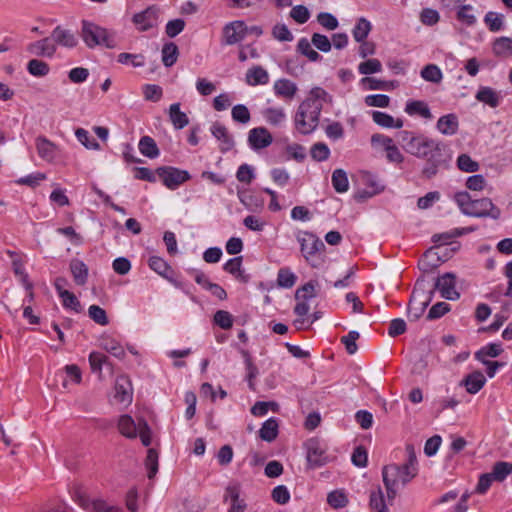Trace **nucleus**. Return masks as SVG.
<instances>
[{
    "mask_svg": "<svg viewBox=\"0 0 512 512\" xmlns=\"http://www.w3.org/2000/svg\"><path fill=\"white\" fill-rule=\"evenodd\" d=\"M332 103V96L321 87H313L306 99L299 105L294 122L301 134L313 132L318 124L323 105Z\"/></svg>",
    "mask_w": 512,
    "mask_h": 512,
    "instance_id": "f257e3e1",
    "label": "nucleus"
},
{
    "mask_svg": "<svg viewBox=\"0 0 512 512\" xmlns=\"http://www.w3.org/2000/svg\"><path fill=\"white\" fill-rule=\"evenodd\" d=\"M398 141L402 149L417 158H428L435 154H440V144L424 134L409 130H403L398 133Z\"/></svg>",
    "mask_w": 512,
    "mask_h": 512,
    "instance_id": "f03ea898",
    "label": "nucleus"
},
{
    "mask_svg": "<svg viewBox=\"0 0 512 512\" xmlns=\"http://www.w3.org/2000/svg\"><path fill=\"white\" fill-rule=\"evenodd\" d=\"M302 256L307 263L314 268L320 267L324 262V243L315 234L308 231H300L297 236Z\"/></svg>",
    "mask_w": 512,
    "mask_h": 512,
    "instance_id": "7ed1b4c3",
    "label": "nucleus"
},
{
    "mask_svg": "<svg viewBox=\"0 0 512 512\" xmlns=\"http://www.w3.org/2000/svg\"><path fill=\"white\" fill-rule=\"evenodd\" d=\"M119 432L126 438L135 439L140 437L144 446H149L152 442V432L143 418H139L137 422L127 414L121 415L117 422Z\"/></svg>",
    "mask_w": 512,
    "mask_h": 512,
    "instance_id": "20e7f679",
    "label": "nucleus"
},
{
    "mask_svg": "<svg viewBox=\"0 0 512 512\" xmlns=\"http://www.w3.org/2000/svg\"><path fill=\"white\" fill-rule=\"evenodd\" d=\"M81 38L89 48L103 45L107 48H114L117 45L116 38L105 28L87 20L81 23Z\"/></svg>",
    "mask_w": 512,
    "mask_h": 512,
    "instance_id": "39448f33",
    "label": "nucleus"
},
{
    "mask_svg": "<svg viewBox=\"0 0 512 512\" xmlns=\"http://www.w3.org/2000/svg\"><path fill=\"white\" fill-rule=\"evenodd\" d=\"M407 462L402 466L395 464L387 465L383 468L382 475L383 480H389V478H397L398 480H408L415 478L418 472L417 457L415 448L413 445H406L405 448Z\"/></svg>",
    "mask_w": 512,
    "mask_h": 512,
    "instance_id": "423d86ee",
    "label": "nucleus"
},
{
    "mask_svg": "<svg viewBox=\"0 0 512 512\" xmlns=\"http://www.w3.org/2000/svg\"><path fill=\"white\" fill-rule=\"evenodd\" d=\"M399 482H383L370 491L369 506L376 512H390L388 506L393 504L397 495Z\"/></svg>",
    "mask_w": 512,
    "mask_h": 512,
    "instance_id": "0eeeda50",
    "label": "nucleus"
},
{
    "mask_svg": "<svg viewBox=\"0 0 512 512\" xmlns=\"http://www.w3.org/2000/svg\"><path fill=\"white\" fill-rule=\"evenodd\" d=\"M72 495L75 502L85 510H92L93 512H122L121 508L109 505L102 499H91L81 487L75 488Z\"/></svg>",
    "mask_w": 512,
    "mask_h": 512,
    "instance_id": "6e6552de",
    "label": "nucleus"
},
{
    "mask_svg": "<svg viewBox=\"0 0 512 512\" xmlns=\"http://www.w3.org/2000/svg\"><path fill=\"white\" fill-rule=\"evenodd\" d=\"M419 285L420 283L416 284V287L412 292L408 307V316L413 320L418 319L424 313L430 301L432 300L433 295L432 290L426 294L423 289L419 288Z\"/></svg>",
    "mask_w": 512,
    "mask_h": 512,
    "instance_id": "1a4fd4ad",
    "label": "nucleus"
},
{
    "mask_svg": "<svg viewBox=\"0 0 512 512\" xmlns=\"http://www.w3.org/2000/svg\"><path fill=\"white\" fill-rule=\"evenodd\" d=\"M156 173L163 184L171 190L176 189L190 178L187 171L174 167H160L156 170Z\"/></svg>",
    "mask_w": 512,
    "mask_h": 512,
    "instance_id": "9d476101",
    "label": "nucleus"
},
{
    "mask_svg": "<svg viewBox=\"0 0 512 512\" xmlns=\"http://www.w3.org/2000/svg\"><path fill=\"white\" fill-rule=\"evenodd\" d=\"M471 210H468V216L473 217H490L498 219L501 215V210L496 207L491 199L481 198L473 200Z\"/></svg>",
    "mask_w": 512,
    "mask_h": 512,
    "instance_id": "9b49d317",
    "label": "nucleus"
},
{
    "mask_svg": "<svg viewBox=\"0 0 512 512\" xmlns=\"http://www.w3.org/2000/svg\"><path fill=\"white\" fill-rule=\"evenodd\" d=\"M113 399L116 403L128 406L133 400V388L130 379L125 375L117 377Z\"/></svg>",
    "mask_w": 512,
    "mask_h": 512,
    "instance_id": "f8f14e48",
    "label": "nucleus"
},
{
    "mask_svg": "<svg viewBox=\"0 0 512 512\" xmlns=\"http://www.w3.org/2000/svg\"><path fill=\"white\" fill-rule=\"evenodd\" d=\"M248 34V27L241 20L227 23L223 27V41L227 45H234Z\"/></svg>",
    "mask_w": 512,
    "mask_h": 512,
    "instance_id": "ddd939ff",
    "label": "nucleus"
},
{
    "mask_svg": "<svg viewBox=\"0 0 512 512\" xmlns=\"http://www.w3.org/2000/svg\"><path fill=\"white\" fill-rule=\"evenodd\" d=\"M159 20V9L156 6H150L144 11L133 16V23L139 31H147L157 26Z\"/></svg>",
    "mask_w": 512,
    "mask_h": 512,
    "instance_id": "4468645a",
    "label": "nucleus"
},
{
    "mask_svg": "<svg viewBox=\"0 0 512 512\" xmlns=\"http://www.w3.org/2000/svg\"><path fill=\"white\" fill-rule=\"evenodd\" d=\"M456 276L453 273H445L440 276L434 285L439 290L441 296L447 300H457L460 294L455 289Z\"/></svg>",
    "mask_w": 512,
    "mask_h": 512,
    "instance_id": "2eb2a0df",
    "label": "nucleus"
},
{
    "mask_svg": "<svg viewBox=\"0 0 512 512\" xmlns=\"http://www.w3.org/2000/svg\"><path fill=\"white\" fill-rule=\"evenodd\" d=\"M307 461L311 466H320L327 461L325 445L318 439L306 442Z\"/></svg>",
    "mask_w": 512,
    "mask_h": 512,
    "instance_id": "dca6fc26",
    "label": "nucleus"
},
{
    "mask_svg": "<svg viewBox=\"0 0 512 512\" xmlns=\"http://www.w3.org/2000/svg\"><path fill=\"white\" fill-rule=\"evenodd\" d=\"M36 149L41 159L46 162L54 163L60 154V148L45 137L36 138Z\"/></svg>",
    "mask_w": 512,
    "mask_h": 512,
    "instance_id": "f3484780",
    "label": "nucleus"
},
{
    "mask_svg": "<svg viewBox=\"0 0 512 512\" xmlns=\"http://www.w3.org/2000/svg\"><path fill=\"white\" fill-rule=\"evenodd\" d=\"M273 141L271 133L264 127L253 128L249 131L248 142L253 149L268 147Z\"/></svg>",
    "mask_w": 512,
    "mask_h": 512,
    "instance_id": "a211bd4d",
    "label": "nucleus"
},
{
    "mask_svg": "<svg viewBox=\"0 0 512 512\" xmlns=\"http://www.w3.org/2000/svg\"><path fill=\"white\" fill-rule=\"evenodd\" d=\"M273 91L277 97L290 101L295 97L298 87L293 81L281 78L274 82Z\"/></svg>",
    "mask_w": 512,
    "mask_h": 512,
    "instance_id": "6ab92c4d",
    "label": "nucleus"
},
{
    "mask_svg": "<svg viewBox=\"0 0 512 512\" xmlns=\"http://www.w3.org/2000/svg\"><path fill=\"white\" fill-rule=\"evenodd\" d=\"M148 264H149V267L153 271H155L157 274H159L163 278L169 280L176 287L182 288V283L172 279V277L170 276L171 268L164 259H162L158 256H152L149 258Z\"/></svg>",
    "mask_w": 512,
    "mask_h": 512,
    "instance_id": "aec40b11",
    "label": "nucleus"
},
{
    "mask_svg": "<svg viewBox=\"0 0 512 512\" xmlns=\"http://www.w3.org/2000/svg\"><path fill=\"white\" fill-rule=\"evenodd\" d=\"M53 42L66 48H74L78 44L76 35L70 30H66L57 26L52 32Z\"/></svg>",
    "mask_w": 512,
    "mask_h": 512,
    "instance_id": "412c9836",
    "label": "nucleus"
},
{
    "mask_svg": "<svg viewBox=\"0 0 512 512\" xmlns=\"http://www.w3.org/2000/svg\"><path fill=\"white\" fill-rule=\"evenodd\" d=\"M511 473L512 463L499 461L493 465L491 472L481 474L478 480H504Z\"/></svg>",
    "mask_w": 512,
    "mask_h": 512,
    "instance_id": "4be33fe9",
    "label": "nucleus"
},
{
    "mask_svg": "<svg viewBox=\"0 0 512 512\" xmlns=\"http://www.w3.org/2000/svg\"><path fill=\"white\" fill-rule=\"evenodd\" d=\"M476 100L487 104L491 108H496L502 99L501 93L488 86L479 87L476 95Z\"/></svg>",
    "mask_w": 512,
    "mask_h": 512,
    "instance_id": "5701e85b",
    "label": "nucleus"
},
{
    "mask_svg": "<svg viewBox=\"0 0 512 512\" xmlns=\"http://www.w3.org/2000/svg\"><path fill=\"white\" fill-rule=\"evenodd\" d=\"M28 51L37 56L52 57L56 52V45L51 38H44L42 40L31 43L28 46Z\"/></svg>",
    "mask_w": 512,
    "mask_h": 512,
    "instance_id": "b1692460",
    "label": "nucleus"
},
{
    "mask_svg": "<svg viewBox=\"0 0 512 512\" xmlns=\"http://www.w3.org/2000/svg\"><path fill=\"white\" fill-rule=\"evenodd\" d=\"M210 130L213 136L220 141L221 151H228L234 146L233 138L224 125L216 122L211 126Z\"/></svg>",
    "mask_w": 512,
    "mask_h": 512,
    "instance_id": "393cba45",
    "label": "nucleus"
},
{
    "mask_svg": "<svg viewBox=\"0 0 512 512\" xmlns=\"http://www.w3.org/2000/svg\"><path fill=\"white\" fill-rule=\"evenodd\" d=\"M436 127L441 134L452 136L458 131L459 121L455 114H447L438 119Z\"/></svg>",
    "mask_w": 512,
    "mask_h": 512,
    "instance_id": "a878e982",
    "label": "nucleus"
},
{
    "mask_svg": "<svg viewBox=\"0 0 512 512\" xmlns=\"http://www.w3.org/2000/svg\"><path fill=\"white\" fill-rule=\"evenodd\" d=\"M230 499L231 506L228 512H244L246 509V502L240 498V490L238 486H228L224 495V500Z\"/></svg>",
    "mask_w": 512,
    "mask_h": 512,
    "instance_id": "bb28decb",
    "label": "nucleus"
},
{
    "mask_svg": "<svg viewBox=\"0 0 512 512\" xmlns=\"http://www.w3.org/2000/svg\"><path fill=\"white\" fill-rule=\"evenodd\" d=\"M486 383V378L480 371H475L466 376V378L462 381V384L465 386L466 390L470 394H476L479 392L482 387Z\"/></svg>",
    "mask_w": 512,
    "mask_h": 512,
    "instance_id": "cd10ccee",
    "label": "nucleus"
},
{
    "mask_svg": "<svg viewBox=\"0 0 512 512\" xmlns=\"http://www.w3.org/2000/svg\"><path fill=\"white\" fill-rule=\"evenodd\" d=\"M246 82L250 86L265 85L269 82V74L263 67L254 66L246 72Z\"/></svg>",
    "mask_w": 512,
    "mask_h": 512,
    "instance_id": "c85d7f7f",
    "label": "nucleus"
},
{
    "mask_svg": "<svg viewBox=\"0 0 512 512\" xmlns=\"http://www.w3.org/2000/svg\"><path fill=\"white\" fill-rule=\"evenodd\" d=\"M372 119L373 121L384 128H402L403 127V120L402 119H394L391 115L380 112V111H373L372 112Z\"/></svg>",
    "mask_w": 512,
    "mask_h": 512,
    "instance_id": "c756f323",
    "label": "nucleus"
},
{
    "mask_svg": "<svg viewBox=\"0 0 512 512\" xmlns=\"http://www.w3.org/2000/svg\"><path fill=\"white\" fill-rule=\"evenodd\" d=\"M405 112L411 116L419 115L425 119L432 118L428 105L424 101L420 100L408 101L405 106Z\"/></svg>",
    "mask_w": 512,
    "mask_h": 512,
    "instance_id": "7c9ffc66",
    "label": "nucleus"
},
{
    "mask_svg": "<svg viewBox=\"0 0 512 512\" xmlns=\"http://www.w3.org/2000/svg\"><path fill=\"white\" fill-rule=\"evenodd\" d=\"M169 118L175 129H182L189 123L188 116L180 110L179 103L170 105Z\"/></svg>",
    "mask_w": 512,
    "mask_h": 512,
    "instance_id": "2f4dec72",
    "label": "nucleus"
},
{
    "mask_svg": "<svg viewBox=\"0 0 512 512\" xmlns=\"http://www.w3.org/2000/svg\"><path fill=\"white\" fill-rule=\"evenodd\" d=\"M70 271L76 284L84 285L86 283L88 268L82 261L78 259L72 260L70 263Z\"/></svg>",
    "mask_w": 512,
    "mask_h": 512,
    "instance_id": "473e14b6",
    "label": "nucleus"
},
{
    "mask_svg": "<svg viewBox=\"0 0 512 512\" xmlns=\"http://www.w3.org/2000/svg\"><path fill=\"white\" fill-rule=\"evenodd\" d=\"M278 435V422L275 418L266 420L259 430V436L262 440L271 442Z\"/></svg>",
    "mask_w": 512,
    "mask_h": 512,
    "instance_id": "72a5a7b5",
    "label": "nucleus"
},
{
    "mask_svg": "<svg viewBox=\"0 0 512 512\" xmlns=\"http://www.w3.org/2000/svg\"><path fill=\"white\" fill-rule=\"evenodd\" d=\"M493 53L498 57H510L512 55V39L509 37L497 38L493 43Z\"/></svg>",
    "mask_w": 512,
    "mask_h": 512,
    "instance_id": "f704fd0d",
    "label": "nucleus"
},
{
    "mask_svg": "<svg viewBox=\"0 0 512 512\" xmlns=\"http://www.w3.org/2000/svg\"><path fill=\"white\" fill-rule=\"evenodd\" d=\"M100 346L117 358L122 359L125 356V351L121 344L109 336L102 337Z\"/></svg>",
    "mask_w": 512,
    "mask_h": 512,
    "instance_id": "c9c22d12",
    "label": "nucleus"
},
{
    "mask_svg": "<svg viewBox=\"0 0 512 512\" xmlns=\"http://www.w3.org/2000/svg\"><path fill=\"white\" fill-rule=\"evenodd\" d=\"M139 150L141 154L148 158H156L159 155V149L153 138L149 136H143L139 141Z\"/></svg>",
    "mask_w": 512,
    "mask_h": 512,
    "instance_id": "e433bc0d",
    "label": "nucleus"
},
{
    "mask_svg": "<svg viewBox=\"0 0 512 512\" xmlns=\"http://www.w3.org/2000/svg\"><path fill=\"white\" fill-rule=\"evenodd\" d=\"M371 29H372V25H371L370 21H368L366 18H363V17L358 19L357 23L355 24V26L352 30L353 38L357 42H362L367 38Z\"/></svg>",
    "mask_w": 512,
    "mask_h": 512,
    "instance_id": "4c0bfd02",
    "label": "nucleus"
},
{
    "mask_svg": "<svg viewBox=\"0 0 512 512\" xmlns=\"http://www.w3.org/2000/svg\"><path fill=\"white\" fill-rule=\"evenodd\" d=\"M263 116L271 125L278 126L286 119V113L281 107H270L263 111Z\"/></svg>",
    "mask_w": 512,
    "mask_h": 512,
    "instance_id": "58836bf2",
    "label": "nucleus"
},
{
    "mask_svg": "<svg viewBox=\"0 0 512 512\" xmlns=\"http://www.w3.org/2000/svg\"><path fill=\"white\" fill-rule=\"evenodd\" d=\"M240 202L250 211H257L263 207L264 202L249 191L238 192Z\"/></svg>",
    "mask_w": 512,
    "mask_h": 512,
    "instance_id": "ea45409f",
    "label": "nucleus"
},
{
    "mask_svg": "<svg viewBox=\"0 0 512 512\" xmlns=\"http://www.w3.org/2000/svg\"><path fill=\"white\" fill-rule=\"evenodd\" d=\"M502 351L503 349L501 344L490 343L482 347L478 352H476L475 357L479 361H488V357H497L502 353Z\"/></svg>",
    "mask_w": 512,
    "mask_h": 512,
    "instance_id": "a19ab883",
    "label": "nucleus"
},
{
    "mask_svg": "<svg viewBox=\"0 0 512 512\" xmlns=\"http://www.w3.org/2000/svg\"><path fill=\"white\" fill-rule=\"evenodd\" d=\"M332 185L338 193H344L349 188V181L343 169H336L332 174Z\"/></svg>",
    "mask_w": 512,
    "mask_h": 512,
    "instance_id": "79ce46f5",
    "label": "nucleus"
},
{
    "mask_svg": "<svg viewBox=\"0 0 512 512\" xmlns=\"http://www.w3.org/2000/svg\"><path fill=\"white\" fill-rule=\"evenodd\" d=\"M327 502L332 508L340 509L348 504V497L344 490L337 489L328 494Z\"/></svg>",
    "mask_w": 512,
    "mask_h": 512,
    "instance_id": "37998d69",
    "label": "nucleus"
},
{
    "mask_svg": "<svg viewBox=\"0 0 512 512\" xmlns=\"http://www.w3.org/2000/svg\"><path fill=\"white\" fill-rule=\"evenodd\" d=\"M456 163L458 169L466 173L477 172L480 169L479 163L474 161L468 154L459 155Z\"/></svg>",
    "mask_w": 512,
    "mask_h": 512,
    "instance_id": "c03bdc74",
    "label": "nucleus"
},
{
    "mask_svg": "<svg viewBox=\"0 0 512 512\" xmlns=\"http://www.w3.org/2000/svg\"><path fill=\"white\" fill-rule=\"evenodd\" d=\"M178 58V47L172 43H166L162 48V62L166 67L172 66Z\"/></svg>",
    "mask_w": 512,
    "mask_h": 512,
    "instance_id": "a18cd8bd",
    "label": "nucleus"
},
{
    "mask_svg": "<svg viewBox=\"0 0 512 512\" xmlns=\"http://www.w3.org/2000/svg\"><path fill=\"white\" fill-rule=\"evenodd\" d=\"M75 136L78 139V141L85 146L87 149L90 150H99L100 145L99 143L90 136L89 132L83 128H78L75 131Z\"/></svg>",
    "mask_w": 512,
    "mask_h": 512,
    "instance_id": "49530a36",
    "label": "nucleus"
},
{
    "mask_svg": "<svg viewBox=\"0 0 512 512\" xmlns=\"http://www.w3.org/2000/svg\"><path fill=\"white\" fill-rule=\"evenodd\" d=\"M441 155L442 154L440 153V154H435L432 157L425 158L427 160V163L422 169V175L425 178L430 179L437 174L438 168L441 163V160H440Z\"/></svg>",
    "mask_w": 512,
    "mask_h": 512,
    "instance_id": "de8ad7c7",
    "label": "nucleus"
},
{
    "mask_svg": "<svg viewBox=\"0 0 512 512\" xmlns=\"http://www.w3.org/2000/svg\"><path fill=\"white\" fill-rule=\"evenodd\" d=\"M358 71L362 75H370L382 71V64L376 58L368 59L358 65Z\"/></svg>",
    "mask_w": 512,
    "mask_h": 512,
    "instance_id": "09e8293b",
    "label": "nucleus"
},
{
    "mask_svg": "<svg viewBox=\"0 0 512 512\" xmlns=\"http://www.w3.org/2000/svg\"><path fill=\"white\" fill-rule=\"evenodd\" d=\"M29 73L36 77H43L49 73V65L41 60L32 59L27 64Z\"/></svg>",
    "mask_w": 512,
    "mask_h": 512,
    "instance_id": "8fccbe9b",
    "label": "nucleus"
},
{
    "mask_svg": "<svg viewBox=\"0 0 512 512\" xmlns=\"http://www.w3.org/2000/svg\"><path fill=\"white\" fill-rule=\"evenodd\" d=\"M442 76L440 68L434 64L425 66L421 71V77L432 83H439L442 80Z\"/></svg>",
    "mask_w": 512,
    "mask_h": 512,
    "instance_id": "3c124183",
    "label": "nucleus"
},
{
    "mask_svg": "<svg viewBox=\"0 0 512 512\" xmlns=\"http://www.w3.org/2000/svg\"><path fill=\"white\" fill-rule=\"evenodd\" d=\"M361 84L368 90H388L392 86L391 82L376 79L373 77H365L361 79Z\"/></svg>",
    "mask_w": 512,
    "mask_h": 512,
    "instance_id": "603ef678",
    "label": "nucleus"
},
{
    "mask_svg": "<svg viewBox=\"0 0 512 512\" xmlns=\"http://www.w3.org/2000/svg\"><path fill=\"white\" fill-rule=\"evenodd\" d=\"M316 286L315 282H308L302 287L298 288L295 294L296 300H309L316 297Z\"/></svg>",
    "mask_w": 512,
    "mask_h": 512,
    "instance_id": "864d4df0",
    "label": "nucleus"
},
{
    "mask_svg": "<svg viewBox=\"0 0 512 512\" xmlns=\"http://www.w3.org/2000/svg\"><path fill=\"white\" fill-rule=\"evenodd\" d=\"M231 116L234 121L242 124H247L251 119V115L248 108L242 104L235 105L232 108Z\"/></svg>",
    "mask_w": 512,
    "mask_h": 512,
    "instance_id": "5fc2aeb1",
    "label": "nucleus"
},
{
    "mask_svg": "<svg viewBox=\"0 0 512 512\" xmlns=\"http://www.w3.org/2000/svg\"><path fill=\"white\" fill-rule=\"evenodd\" d=\"M296 282V276L289 269L282 268L278 272L277 283L280 287L291 288Z\"/></svg>",
    "mask_w": 512,
    "mask_h": 512,
    "instance_id": "6e6d98bb",
    "label": "nucleus"
},
{
    "mask_svg": "<svg viewBox=\"0 0 512 512\" xmlns=\"http://www.w3.org/2000/svg\"><path fill=\"white\" fill-rule=\"evenodd\" d=\"M143 95L145 100L158 102L162 98L163 90L155 84H146L143 86Z\"/></svg>",
    "mask_w": 512,
    "mask_h": 512,
    "instance_id": "4d7b16f0",
    "label": "nucleus"
},
{
    "mask_svg": "<svg viewBox=\"0 0 512 512\" xmlns=\"http://www.w3.org/2000/svg\"><path fill=\"white\" fill-rule=\"evenodd\" d=\"M297 49L311 61H317L320 58L319 53L312 48L311 43L306 38L298 41Z\"/></svg>",
    "mask_w": 512,
    "mask_h": 512,
    "instance_id": "13d9d810",
    "label": "nucleus"
},
{
    "mask_svg": "<svg viewBox=\"0 0 512 512\" xmlns=\"http://www.w3.org/2000/svg\"><path fill=\"white\" fill-rule=\"evenodd\" d=\"M364 102L369 107L386 108L390 104V98L384 94L368 95Z\"/></svg>",
    "mask_w": 512,
    "mask_h": 512,
    "instance_id": "bf43d9fd",
    "label": "nucleus"
},
{
    "mask_svg": "<svg viewBox=\"0 0 512 512\" xmlns=\"http://www.w3.org/2000/svg\"><path fill=\"white\" fill-rule=\"evenodd\" d=\"M12 266H13V271H14L15 275L19 277V279L22 282V284L24 285L25 289H30L32 287V283L29 282L28 275L25 272L23 264L18 257L14 258L12 260Z\"/></svg>",
    "mask_w": 512,
    "mask_h": 512,
    "instance_id": "052dcab7",
    "label": "nucleus"
},
{
    "mask_svg": "<svg viewBox=\"0 0 512 512\" xmlns=\"http://www.w3.org/2000/svg\"><path fill=\"white\" fill-rule=\"evenodd\" d=\"M504 16L495 12H488L485 15L484 21L493 32L501 30L503 26Z\"/></svg>",
    "mask_w": 512,
    "mask_h": 512,
    "instance_id": "680f3d73",
    "label": "nucleus"
},
{
    "mask_svg": "<svg viewBox=\"0 0 512 512\" xmlns=\"http://www.w3.org/2000/svg\"><path fill=\"white\" fill-rule=\"evenodd\" d=\"M310 310V307L305 300H298L297 305L294 308V312L296 315H298L300 318L296 319L294 324L298 329H302L305 324V319L302 317L307 315Z\"/></svg>",
    "mask_w": 512,
    "mask_h": 512,
    "instance_id": "e2e57ef3",
    "label": "nucleus"
},
{
    "mask_svg": "<svg viewBox=\"0 0 512 512\" xmlns=\"http://www.w3.org/2000/svg\"><path fill=\"white\" fill-rule=\"evenodd\" d=\"M214 322L222 329H230L233 325V316L224 310H219L214 315Z\"/></svg>",
    "mask_w": 512,
    "mask_h": 512,
    "instance_id": "0e129e2a",
    "label": "nucleus"
},
{
    "mask_svg": "<svg viewBox=\"0 0 512 512\" xmlns=\"http://www.w3.org/2000/svg\"><path fill=\"white\" fill-rule=\"evenodd\" d=\"M147 476L153 478L158 470V455L154 449H149L146 457Z\"/></svg>",
    "mask_w": 512,
    "mask_h": 512,
    "instance_id": "69168bd1",
    "label": "nucleus"
},
{
    "mask_svg": "<svg viewBox=\"0 0 512 512\" xmlns=\"http://www.w3.org/2000/svg\"><path fill=\"white\" fill-rule=\"evenodd\" d=\"M62 299V304L65 308L73 310L76 313L81 311V305L77 297L71 292H64L63 295L59 296Z\"/></svg>",
    "mask_w": 512,
    "mask_h": 512,
    "instance_id": "338daca9",
    "label": "nucleus"
},
{
    "mask_svg": "<svg viewBox=\"0 0 512 512\" xmlns=\"http://www.w3.org/2000/svg\"><path fill=\"white\" fill-rule=\"evenodd\" d=\"M310 154L314 160L324 161L329 157L330 150L326 144L316 143L312 146Z\"/></svg>",
    "mask_w": 512,
    "mask_h": 512,
    "instance_id": "774afa93",
    "label": "nucleus"
}]
</instances>
